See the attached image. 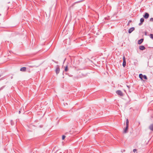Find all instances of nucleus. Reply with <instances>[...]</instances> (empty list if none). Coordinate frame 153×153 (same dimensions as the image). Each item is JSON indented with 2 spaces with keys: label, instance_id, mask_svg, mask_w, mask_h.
Listing matches in <instances>:
<instances>
[{
  "label": "nucleus",
  "instance_id": "nucleus-1",
  "mask_svg": "<svg viewBox=\"0 0 153 153\" xmlns=\"http://www.w3.org/2000/svg\"><path fill=\"white\" fill-rule=\"evenodd\" d=\"M139 78L142 80H143V78L145 79H147V76L145 75H143L142 74H140L139 75Z\"/></svg>",
  "mask_w": 153,
  "mask_h": 153
},
{
  "label": "nucleus",
  "instance_id": "nucleus-2",
  "mask_svg": "<svg viewBox=\"0 0 153 153\" xmlns=\"http://www.w3.org/2000/svg\"><path fill=\"white\" fill-rule=\"evenodd\" d=\"M116 93L119 96H123L124 95L123 92L120 90H118L116 91Z\"/></svg>",
  "mask_w": 153,
  "mask_h": 153
},
{
  "label": "nucleus",
  "instance_id": "nucleus-3",
  "mask_svg": "<svg viewBox=\"0 0 153 153\" xmlns=\"http://www.w3.org/2000/svg\"><path fill=\"white\" fill-rule=\"evenodd\" d=\"M60 71L59 66V65H57L55 70V71L57 74H58Z\"/></svg>",
  "mask_w": 153,
  "mask_h": 153
},
{
  "label": "nucleus",
  "instance_id": "nucleus-4",
  "mask_svg": "<svg viewBox=\"0 0 153 153\" xmlns=\"http://www.w3.org/2000/svg\"><path fill=\"white\" fill-rule=\"evenodd\" d=\"M123 67H125L126 65V58L125 56L124 55H123Z\"/></svg>",
  "mask_w": 153,
  "mask_h": 153
},
{
  "label": "nucleus",
  "instance_id": "nucleus-5",
  "mask_svg": "<svg viewBox=\"0 0 153 153\" xmlns=\"http://www.w3.org/2000/svg\"><path fill=\"white\" fill-rule=\"evenodd\" d=\"M143 16L146 19H148L149 17V14L147 13H145Z\"/></svg>",
  "mask_w": 153,
  "mask_h": 153
},
{
  "label": "nucleus",
  "instance_id": "nucleus-6",
  "mask_svg": "<svg viewBox=\"0 0 153 153\" xmlns=\"http://www.w3.org/2000/svg\"><path fill=\"white\" fill-rule=\"evenodd\" d=\"M144 19L143 18H141L140 19V22L139 24V25L140 26L142 25L143 22H144Z\"/></svg>",
  "mask_w": 153,
  "mask_h": 153
},
{
  "label": "nucleus",
  "instance_id": "nucleus-7",
  "mask_svg": "<svg viewBox=\"0 0 153 153\" xmlns=\"http://www.w3.org/2000/svg\"><path fill=\"white\" fill-rule=\"evenodd\" d=\"M134 30V27H132L129 29L128 30V33H131L133 30Z\"/></svg>",
  "mask_w": 153,
  "mask_h": 153
},
{
  "label": "nucleus",
  "instance_id": "nucleus-8",
  "mask_svg": "<svg viewBox=\"0 0 153 153\" xmlns=\"http://www.w3.org/2000/svg\"><path fill=\"white\" fill-rule=\"evenodd\" d=\"M149 129L151 131H153V123L151 124L149 126Z\"/></svg>",
  "mask_w": 153,
  "mask_h": 153
},
{
  "label": "nucleus",
  "instance_id": "nucleus-9",
  "mask_svg": "<svg viewBox=\"0 0 153 153\" xmlns=\"http://www.w3.org/2000/svg\"><path fill=\"white\" fill-rule=\"evenodd\" d=\"M26 68L25 67H22L20 69V71H23V72L25 71H26Z\"/></svg>",
  "mask_w": 153,
  "mask_h": 153
},
{
  "label": "nucleus",
  "instance_id": "nucleus-10",
  "mask_svg": "<svg viewBox=\"0 0 153 153\" xmlns=\"http://www.w3.org/2000/svg\"><path fill=\"white\" fill-rule=\"evenodd\" d=\"M128 126H126V128L124 130L123 132L125 133H126L127 132L128 130Z\"/></svg>",
  "mask_w": 153,
  "mask_h": 153
},
{
  "label": "nucleus",
  "instance_id": "nucleus-11",
  "mask_svg": "<svg viewBox=\"0 0 153 153\" xmlns=\"http://www.w3.org/2000/svg\"><path fill=\"white\" fill-rule=\"evenodd\" d=\"M143 41V39H142L139 40L138 41V44H141Z\"/></svg>",
  "mask_w": 153,
  "mask_h": 153
},
{
  "label": "nucleus",
  "instance_id": "nucleus-12",
  "mask_svg": "<svg viewBox=\"0 0 153 153\" xmlns=\"http://www.w3.org/2000/svg\"><path fill=\"white\" fill-rule=\"evenodd\" d=\"M145 48L144 46H139V49L141 50H143L145 49Z\"/></svg>",
  "mask_w": 153,
  "mask_h": 153
},
{
  "label": "nucleus",
  "instance_id": "nucleus-13",
  "mask_svg": "<svg viewBox=\"0 0 153 153\" xmlns=\"http://www.w3.org/2000/svg\"><path fill=\"white\" fill-rule=\"evenodd\" d=\"M129 121L128 119H127L126 120V126H128Z\"/></svg>",
  "mask_w": 153,
  "mask_h": 153
},
{
  "label": "nucleus",
  "instance_id": "nucleus-14",
  "mask_svg": "<svg viewBox=\"0 0 153 153\" xmlns=\"http://www.w3.org/2000/svg\"><path fill=\"white\" fill-rule=\"evenodd\" d=\"M65 71L67 72L68 71V65H66L65 68Z\"/></svg>",
  "mask_w": 153,
  "mask_h": 153
},
{
  "label": "nucleus",
  "instance_id": "nucleus-15",
  "mask_svg": "<svg viewBox=\"0 0 153 153\" xmlns=\"http://www.w3.org/2000/svg\"><path fill=\"white\" fill-rule=\"evenodd\" d=\"M150 37L152 39H153V34H151L150 35Z\"/></svg>",
  "mask_w": 153,
  "mask_h": 153
},
{
  "label": "nucleus",
  "instance_id": "nucleus-16",
  "mask_svg": "<svg viewBox=\"0 0 153 153\" xmlns=\"http://www.w3.org/2000/svg\"><path fill=\"white\" fill-rule=\"evenodd\" d=\"M5 87V85H4V86H2V87H1L0 88V91L1 90H2Z\"/></svg>",
  "mask_w": 153,
  "mask_h": 153
},
{
  "label": "nucleus",
  "instance_id": "nucleus-17",
  "mask_svg": "<svg viewBox=\"0 0 153 153\" xmlns=\"http://www.w3.org/2000/svg\"><path fill=\"white\" fill-rule=\"evenodd\" d=\"M10 123L12 125H14V123L12 120H11L10 121Z\"/></svg>",
  "mask_w": 153,
  "mask_h": 153
},
{
  "label": "nucleus",
  "instance_id": "nucleus-18",
  "mask_svg": "<svg viewBox=\"0 0 153 153\" xmlns=\"http://www.w3.org/2000/svg\"><path fill=\"white\" fill-rule=\"evenodd\" d=\"M137 150L136 149H134L133 150V151L134 152V153H137V152H137Z\"/></svg>",
  "mask_w": 153,
  "mask_h": 153
},
{
  "label": "nucleus",
  "instance_id": "nucleus-19",
  "mask_svg": "<svg viewBox=\"0 0 153 153\" xmlns=\"http://www.w3.org/2000/svg\"><path fill=\"white\" fill-rule=\"evenodd\" d=\"M65 136L64 135H62V140H64V139L65 138Z\"/></svg>",
  "mask_w": 153,
  "mask_h": 153
},
{
  "label": "nucleus",
  "instance_id": "nucleus-20",
  "mask_svg": "<svg viewBox=\"0 0 153 153\" xmlns=\"http://www.w3.org/2000/svg\"><path fill=\"white\" fill-rule=\"evenodd\" d=\"M1 76V74H0V77ZM5 78H4V77L2 78H1L0 79V81L1 80H2V79H4Z\"/></svg>",
  "mask_w": 153,
  "mask_h": 153
},
{
  "label": "nucleus",
  "instance_id": "nucleus-21",
  "mask_svg": "<svg viewBox=\"0 0 153 153\" xmlns=\"http://www.w3.org/2000/svg\"><path fill=\"white\" fill-rule=\"evenodd\" d=\"M150 21L151 22H153V18H152L150 19Z\"/></svg>",
  "mask_w": 153,
  "mask_h": 153
},
{
  "label": "nucleus",
  "instance_id": "nucleus-22",
  "mask_svg": "<svg viewBox=\"0 0 153 153\" xmlns=\"http://www.w3.org/2000/svg\"><path fill=\"white\" fill-rule=\"evenodd\" d=\"M53 62H55V63H58V62H56L55 61H54V60H53Z\"/></svg>",
  "mask_w": 153,
  "mask_h": 153
},
{
  "label": "nucleus",
  "instance_id": "nucleus-23",
  "mask_svg": "<svg viewBox=\"0 0 153 153\" xmlns=\"http://www.w3.org/2000/svg\"><path fill=\"white\" fill-rule=\"evenodd\" d=\"M131 22V21H129L128 22V25H129V24L130 23V22Z\"/></svg>",
  "mask_w": 153,
  "mask_h": 153
},
{
  "label": "nucleus",
  "instance_id": "nucleus-24",
  "mask_svg": "<svg viewBox=\"0 0 153 153\" xmlns=\"http://www.w3.org/2000/svg\"><path fill=\"white\" fill-rule=\"evenodd\" d=\"M145 35H147V32H145Z\"/></svg>",
  "mask_w": 153,
  "mask_h": 153
},
{
  "label": "nucleus",
  "instance_id": "nucleus-25",
  "mask_svg": "<svg viewBox=\"0 0 153 153\" xmlns=\"http://www.w3.org/2000/svg\"><path fill=\"white\" fill-rule=\"evenodd\" d=\"M127 87L129 88V86L127 85Z\"/></svg>",
  "mask_w": 153,
  "mask_h": 153
}]
</instances>
